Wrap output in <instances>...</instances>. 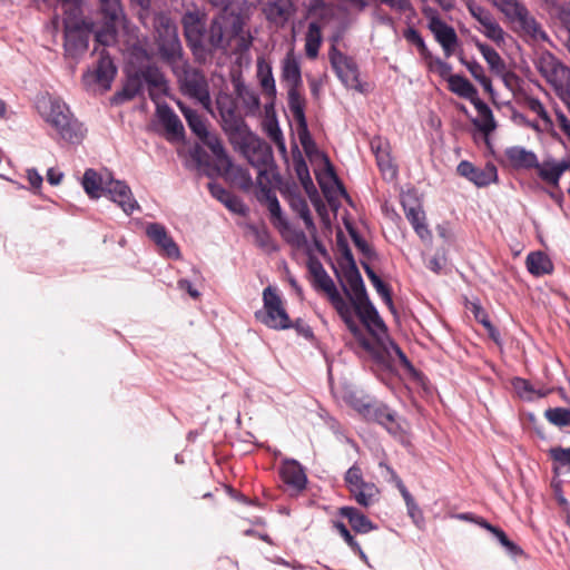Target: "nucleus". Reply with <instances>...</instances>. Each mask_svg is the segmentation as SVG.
Wrapping results in <instances>:
<instances>
[{
    "instance_id": "nucleus-1",
    "label": "nucleus",
    "mask_w": 570,
    "mask_h": 570,
    "mask_svg": "<svg viewBox=\"0 0 570 570\" xmlns=\"http://www.w3.org/2000/svg\"><path fill=\"white\" fill-rule=\"evenodd\" d=\"M236 136L230 138V142L237 148L248 163L258 170V185L259 189L257 198L262 204H265L272 224L281 232L287 242L301 245L305 243L306 237L303 232H296L291 228L286 217L283 215L279 202L275 191L269 188L264 179H267L268 169L274 163L272 147L255 135L248 126H242L236 129Z\"/></svg>"
},
{
    "instance_id": "nucleus-2",
    "label": "nucleus",
    "mask_w": 570,
    "mask_h": 570,
    "mask_svg": "<svg viewBox=\"0 0 570 570\" xmlns=\"http://www.w3.org/2000/svg\"><path fill=\"white\" fill-rule=\"evenodd\" d=\"M37 109L41 118L55 134L51 137L77 145L85 138L86 129L73 116L69 106L59 97L42 96L37 101Z\"/></svg>"
},
{
    "instance_id": "nucleus-3",
    "label": "nucleus",
    "mask_w": 570,
    "mask_h": 570,
    "mask_svg": "<svg viewBox=\"0 0 570 570\" xmlns=\"http://www.w3.org/2000/svg\"><path fill=\"white\" fill-rule=\"evenodd\" d=\"M233 41L237 42L238 50H246L250 46V40L244 35L243 17L224 9L213 18L206 30L205 49L226 51Z\"/></svg>"
},
{
    "instance_id": "nucleus-4",
    "label": "nucleus",
    "mask_w": 570,
    "mask_h": 570,
    "mask_svg": "<svg viewBox=\"0 0 570 570\" xmlns=\"http://www.w3.org/2000/svg\"><path fill=\"white\" fill-rule=\"evenodd\" d=\"M156 42L160 57L171 69L179 68L187 61L183 55V47L178 38L177 27L174 21L165 16L155 18Z\"/></svg>"
},
{
    "instance_id": "nucleus-5",
    "label": "nucleus",
    "mask_w": 570,
    "mask_h": 570,
    "mask_svg": "<svg viewBox=\"0 0 570 570\" xmlns=\"http://www.w3.org/2000/svg\"><path fill=\"white\" fill-rule=\"evenodd\" d=\"M534 65L539 73L552 86L561 100L570 98L569 67L547 50L538 52Z\"/></svg>"
},
{
    "instance_id": "nucleus-6",
    "label": "nucleus",
    "mask_w": 570,
    "mask_h": 570,
    "mask_svg": "<svg viewBox=\"0 0 570 570\" xmlns=\"http://www.w3.org/2000/svg\"><path fill=\"white\" fill-rule=\"evenodd\" d=\"M190 130L199 138V140L207 146L217 161L225 168L226 173H237L245 184L250 183V176L248 173L239 167H235L232 159L228 157L222 141L216 135L208 131L205 120L198 114L196 116L188 117L187 121Z\"/></svg>"
},
{
    "instance_id": "nucleus-7",
    "label": "nucleus",
    "mask_w": 570,
    "mask_h": 570,
    "mask_svg": "<svg viewBox=\"0 0 570 570\" xmlns=\"http://www.w3.org/2000/svg\"><path fill=\"white\" fill-rule=\"evenodd\" d=\"M255 318L273 330H287L293 323L286 312L285 303L274 286H267L263 291V308L255 312Z\"/></svg>"
},
{
    "instance_id": "nucleus-8",
    "label": "nucleus",
    "mask_w": 570,
    "mask_h": 570,
    "mask_svg": "<svg viewBox=\"0 0 570 570\" xmlns=\"http://www.w3.org/2000/svg\"><path fill=\"white\" fill-rule=\"evenodd\" d=\"M314 277L315 287L322 289L328 297L331 304L342 317L348 330L354 334H358L357 324L354 321L352 307L338 293L333 279L326 273L324 267L317 263L311 266Z\"/></svg>"
},
{
    "instance_id": "nucleus-9",
    "label": "nucleus",
    "mask_w": 570,
    "mask_h": 570,
    "mask_svg": "<svg viewBox=\"0 0 570 570\" xmlns=\"http://www.w3.org/2000/svg\"><path fill=\"white\" fill-rule=\"evenodd\" d=\"M102 26L91 23L89 30L95 33L96 41L102 46L116 42L117 26L124 18L120 0H102L98 2Z\"/></svg>"
},
{
    "instance_id": "nucleus-10",
    "label": "nucleus",
    "mask_w": 570,
    "mask_h": 570,
    "mask_svg": "<svg viewBox=\"0 0 570 570\" xmlns=\"http://www.w3.org/2000/svg\"><path fill=\"white\" fill-rule=\"evenodd\" d=\"M173 71L178 78L183 92L197 100L206 110H210L212 99L205 76L190 68L187 61Z\"/></svg>"
},
{
    "instance_id": "nucleus-11",
    "label": "nucleus",
    "mask_w": 570,
    "mask_h": 570,
    "mask_svg": "<svg viewBox=\"0 0 570 570\" xmlns=\"http://www.w3.org/2000/svg\"><path fill=\"white\" fill-rule=\"evenodd\" d=\"M465 6L472 18L479 23L475 29L497 46H502L505 41V32L493 13L474 0H465Z\"/></svg>"
},
{
    "instance_id": "nucleus-12",
    "label": "nucleus",
    "mask_w": 570,
    "mask_h": 570,
    "mask_svg": "<svg viewBox=\"0 0 570 570\" xmlns=\"http://www.w3.org/2000/svg\"><path fill=\"white\" fill-rule=\"evenodd\" d=\"M424 17L429 20L428 27L435 40L441 45L446 57H450L458 46L459 38L453 27L445 23L435 9L424 7Z\"/></svg>"
},
{
    "instance_id": "nucleus-13",
    "label": "nucleus",
    "mask_w": 570,
    "mask_h": 570,
    "mask_svg": "<svg viewBox=\"0 0 570 570\" xmlns=\"http://www.w3.org/2000/svg\"><path fill=\"white\" fill-rule=\"evenodd\" d=\"M181 23L188 46L196 57L205 51V14L199 11H188L183 16Z\"/></svg>"
},
{
    "instance_id": "nucleus-14",
    "label": "nucleus",
    "mask_w": 570,
    "mask_h": 570,
    "mask_svg": "<svg viewBox=\"0 0 570 570\" xmlns=\"http://www.w3.org/2000/svg\"><path fill=\"white\" fill-rule=\"evenodd\" d=\"M330 60L336 76L345 87L361 92L363 91L358 69L353 59L340 52L335 47H332Z\"/></svg>"
},
{
    "instance_id": "nucleus-15",
    "label": "nucleus",
    "mask_w": 570,
    "mask_h": 570,
    "mask_svg": "<svg viewBox=\"0 0 570 570\" xmlns=\"http://www.w3.org/2000/svg\"><path fill=\"white\" fill-rule=\"evenodd\" d=\"M509 21L515 24L517 31L528 40L535 42L549 41L548 35L535 18L529 12L525 6L515 12Z\"/></svg>"
},
{
    "instance_id": "nucleus-16",
    "label": "nucleus",
    "mask_w": 570,
    "mask_h": 570,
    "mask_svg": "<svg viewBox=\"0 0 570 570\" xmlns=\"http://www.w3.org/2000/svg\"><path fill=\"white\" fill-rule=\"evenodd\" d=\"M352 304L361 322L374 337L380 338L386 334V327L367 296Z\"/></svg>"
},
{
    "instance_id": "nucleus-17",
    "label": "nucleus",
    "mask_w": 570,
    "mask_h": 570,
    "mask_svg": "<svg viewBox=\"0 0 570 570\" xmlns=\"http://www.w3.org/2000/svg\"><path fill=\"white\" fill-rule=\"evenodd\" d=\"M147 236L157 245L160 253L169 258H180V250L166 227L158 223H150L146 226Z\"/></svg>"
},
{
    "instance_id": "nucleus-18",
    "label": "nucleus",
    "mask_w": 570,
    "mask_h": 570,
    "mask_svg": "<svg viewBox=\"0 0 570 570\" xmlns=\"http://www.w3.org/2000/svg\"><path fill=\"white\" fill-rule=\"evenodd\" d=\"M458 174L473 184H475L478 187H484L490 185L491 183L495 181L498 178V171L495 166L493 165H487L483 168L473 166L468 160H462L458 165Z\"/></svg>"
},
{
    "instance_id": "nucleus-19",
    "label": "nucleus",
    "mask_w": 570,
    "mask_h": 570,
    "mask_svg": "<svg viewBox=\"0 0 570 570\" xmlns=\"http://www.w3.org/2000/svg\"><path fill=\"white\" fill-rule=\"evenodd\" d=\"M106 194H108L110 199L118 204L127 215L139 209V204L134 198L130 187L121 180L109 178Z\"/></svg>"
},
{
    "instance_id": "nucleus-20",
    "label": "nucleus",
    "mask_w": 570,
    "mask_h": 570,
    "mask_svg": "<svg viewBox=\"0 0 570 570\" xmlns=\"http://www.w3.org/2000/svg\"><path fill=\"white\" fill-rule=\"evenodd\" d=\"M116 67L110 58V56L102 49L99 52V59L97 66L92 71H88L83 79L86 82L95 81L99 83L105 89L110 87V83L116 75Z\"/></svg>"
},
{
    "instance_id": "nucleus-21",
    "label": "nucleus",
    "mask_w": 570,
    "mask_h": 570,
    "mask_svg": "<svg viewBox=\"0 0 570 570\" xmlns=\"http://www.w3.org/2000/svg\"><path fill=\"white\" fill-rule=\"evenodd\" d=\"M362 411L365 420L383 425L392 434H397L400 432V425L395 420L394 412H392L386 405L372 401L371 406H363Z\"/></svg>"
},
{
    "instance_id": "nucleus-22",
    "label": "nucleus",
    "mask_w": 570,
    "mask_h": 570,
    "mask_svg": "<svg viewBox=\"0 0 570 570\" xmlns=\"http://www.w3.org/2000/svg\"><path fill=\"white\" fill-rule=\"evenodd\" d=\"M534 169H537L538 176L544 183L552 187H558L561 176L570 169V161L549 158L544 159L542 163L538 161V166H535Z\"/></svg>"
},
{
    "instance_id": "nucleus-23",
    "label": "nucleus",
    "mask_w": 570,
    "mask_h": 570,
    "mask_svg": "<svg viewBox=\"0 0 570 570\" xmlns=\"http://www.w3.org/2000/svg\"><path fill=\"white\" fill-rule=\"evenodd\" d=\"M217 107L223 119V128L229 139L236 136V129H238L240 125L247 126L245 121L236 115L235 106L228 97L218 98Z\"/></svg>"
},
{
    "instance_id": "nucleus-24",
    "label": "nucleus",
    "mask_w": 570,
    "mask_h": 570,
    "mask_svg": "<svg viewBox=\"0 0 570 570\" xmlns=\"http://www.w3.org/2000/svg\"><path fill=\"white\" fill-rule=\"evenodd\" d=\"M281 476L284 483L296 491L304 490L307 483V478L302 465L295 460H285L283 462Z\"/></svg>"
},
{
    "instance_id": "nucleus-25",
    "label": "nucleus",
    "mask_w": 570,
    "mask_h": 570,
    "mask_svg": "<svg viewBox=\"0 0 570 570\" xmlns=\"http://www.w3.org/2000/svg\"><path fill=\"white\" fill-rule=\"evenodd\" d=\"M112 178L109 173L99 174L95 169H87L82 177V187L90 198H99L107 193L108 179Z\"/></svg>"
},
{
    "instance_id": "nucleus-26",
    "label": "nucleus",
    "mask_w": 570,
    "mask_h": 570,
    "mask_svg": "<svg viewBox=\"0 0 570 570\" xmlns=\"http://www.w3.org/2000/svg\"><path fill=\"white\" fill-rule=\"evenodd\" d=\"M141 82H146L150 98L156 101L167 90V82L161 71L154 66H148L140 72Z\"/></svg>"
},
{
    "instance_id": "nucleus-27",
    "label": "nucleus",
    "mask_w": 570,
    "mask_h": 570,
    "mask_svg": "<svg viewBox=\"0 0 570 570\" xmlns=\"http://www.w3.org/2000/svg\"><path fill=\"white\" fill-rule=\"evenodd\" d=\"M504 155L509 164L517 169H531L538 166V157L532 150L521 146H512L505 149Z\"/></svg>"
},
{
    "instance_id": "nucleus-28",
    "label": "nucleus",
    "mask_w": 570,
    "mask_h": 570,
    "mask_svg": "<svg viewBox=\"0 0 570 570\" xmlns=\"http://www.w3.org/2000/svg\"><path fill=\"white\" fill-rule=\"evenodd\" d=\"M371 147L375 153L377 166L383 176L389 179L395 178L397 175V168L392 161L387 144L383 142L381 139H373L371 141Z\"/></svg>"
},
{
    "instance_id": "nucleus-29",
    "label": "nucleus",
    "mask_w": 570,
    "mask_h": 570,
    "mask_svg": "<svg viewBox=\"0 0 570 570\" xmlns=\"http://www.w3.org/2000/svg\"><path fill=\"white\" fill-rule=\"evenodd\" d=\"M157 117L159 122L166 129V132L174 139H180L184 136V126L167 105H157Z\"/></svg>"
},
{
    "instance_id": "nucleus-30",
    "label": "nucleus",
    "mask_w": 570,
    "mask_h": 570,
    "mask_svg": "<svg viewBox=\"0 0 570 570\" xmlns=\"http://www.w3.org/2000/svg\"><path fill=\"white\" fill-rule=\"evenodd\" d=\"M256 67V76L259 81L262 91L271 101V104H273L276 98V85L272 71V66L264 58H258Z\"/></svg>"
},
{
    "instance_id": "nucleus-31",
    "label": "nucleus",
    "mask_w": 570,
    "mask_h": 570,
    "mask_svg": "<svg viewBox=\"0 0 570 570\" xmlns=\"http://www.w3.org/2000/svg\"><path fill=\"white\" fill-rule=\"evenodd\" d=\"M343 277L348 286V291L345 288V292L350 295L351 302L360 301L367 296L364 282L357 266L344 267Z\"/></svg>"
},
{
    "instance_id": "nucleus-32",
    "label": "nucleus",
    "mask_w": 570,
    "mask_h": 570,
    "mask_svg": "<svg viewBox=\"0 0 570 570\" xmlns=\"http://www.w3.org/2000/svg\"><path fill=\"white\" fill-rule=\"evenodd\" d=\"M282 80L286 82L287 88L302 87L301 65L292 51L282 61Z\"/></svg>"
},
{
    "instance_id": "nucleus-33",
    "label": "nucleus",
    "mask_w": 570,
    "mask_h": 570,
    "mask_svg": "<svg viewBox=\"0 0 570 570\" xmlns=\"http://www.w3.org/2000/svg\"><path fill=\"white\" fill-rule=\"evenodd\" d=\"M65 48L71 55H78L87 50L88 36L79 28H72L70 24L65 26Z\"/></svg>"
},
{
    "instance_id": "nucleus-34",
    "label": "nucleus",
    "mask_w": 570,
    "mask_h": 570,
    "mask_svg": "<svg viewBox=\"0 0 570 570\" xmlns=\"http://www.w3.org/2000/svg\"><path fill=\"white\" fill-rule=\"evenodd\" d=\"M338 513L346 518L352 529L358 533H367L376 528L374 523L356 508L342 507Z\"/></svg>"
},
{
    "instance_id": "nucleus-35",
    "label": "nucleus",
    "mask_w": 570,
    "mask_h": 570,
    "mask_svg": "<svg viewBox=\"0 0 570 570\" xmlns=\"http://www.w3.org/2000/svg\"><path fill=\"white\" fill-rule=\"evenodd\" d=\"M473 105L478 111V119H474L473 124L479 128L481 132H483L485 136H489L497 128L493 112L485 102L479 99H476Z\"/></svg>"
},
{
    "instance_id": "nucleus-36",
    "label": "nucleus",
    "mask_w": 570,
    "mask_h": 570,
    "mask_svg": "<svg viewBox=\"0 0 570 570\" xmlns=\"http://www.w3.org/2000/svg\"><path fill=\"white\" fill-rule=\"evenodd\" d=\"M527 268L533 276H542L552 273L553 264L542 252H532L525 259Z\"/></svg>"
},
{
    "instance_id": "nucleus-37",
    "label": "nucleus",
    "mask_w": 570,
    "mask_h": 570,
    "mask_svg": "<svg viewBox=\"0 0 570 570\" xmlns=\"http://www.w3.org/2000/svg\"><path fill=\"white\" fill-rule=\"evenodd\" d=\"M449 89L459 97L465 98L474 102L476 100L478 90L475 87L461 75H449Z\"/></svg>"
},
{
    "instance_id": "nucleus-38",
    "label": "nucleus",
    "mask_w": 570,
    "mask_h": 570,
    "mask_svg": "<svg viewBox=\"0 0 570 570\" xmlns=\"http://www.w3.org/2000/svg\"><path fill=\"white\" fill-rule=\"evenodd\" d=\"M475 47L487 61L490 70L497 75H503L507 71V66L500 55L487 43L475 41Z\"/></svg>"
},
{
    "instance_id": "nucleus-39",
    "label": "nucleus",
    "mask_w": 570,
    "mask_h": 570,
    "mask_svg": "<svg viewBox=\"0 0 570 570\" xmlns=\"http://www.w3.org/2000/svg\"><path fill=\"white\" fill-rule=\"evenodd\" d=\"M524 105L530 111L540 118L541 122H543V129H546V132L550 134L552 137H557V132L554 130V121L552 120L543 104L538 98L527 97Z\"/></svg>"
},
{
    "instance_id": "nucleus-40",
    "label": "nucleus",
    "mask_w": 570,
    "mask_h": 570,
    "mask_svg": "<svg viewBox=\"0 0 570 570\" xmlns=\"http://www.w3.org/2000/svg\"><path fill=\"white\" fill-rule=\"evenodd\" d=\"M405 216L407 220L411 223L416 235L422 240L431 239L432 235L428 225L425 224V215L421 205H419L415 208H409L407 212L405 213Z\"/></svg>"
},
{
    "instance_id": "nucleus-41",
    "label": "nucleus",
    "mask_w": 570,
    "mask_h": 570,
    "mask_svg": "<svg viewBox=\"0 0 570 570\" xmlns=\"http://www.w3.org/2000/svg\"><path fill=\"white\" fill-rule=\"evenodd\" d=\"M322 45V29L318 21H311L305 37V52L311 59H315Z\"/></svg>"
},
{
    "instance_id": "nucleus-42",
    "label": "nucleus",
    "mask_w": 570,
    "mask_h": 570,
    "mask_svg": "<svg viewBox=\"0 0 570 570\" xmlns=\"http://www.w3.org/2000/svg\"><path fill=\"white\" fill-rule=\"evenodd\" d=\"M351 497L357 504L368 508L379 501L380 490L373 482L364 481Z\"/></svg>"
},
{
    "instance_id": "nucleus-43",
    "label": "nucleus",
    "mask_w": 570,
    "mask_h": 570,
    "mask_svg": "<svg viewBox=\"0 0 570 570\" xmlns=\"http://www.w3.org/2000/svg\"><path fill=\"white\" fill-rule=\"evenodd\" d=\"M308 16L312 21H318L322 29L334 17V9L332 6L326 4L324 0H311Z\"/></svg>"
},
{
    "instance_id": "nucleus-44",
    "label": "nucleus",
    "mask_w": 570,
    "mask_h": 570,
    "mask_svg": "<svg viewBox=\"0 0 570 570\" xmlns=\"http://www.w3.org/2000/svg\"><path fill=\"white\" fill-rule=\"evenodd\" d=\"M301 87L287 88L288 96V108L296 120V122H303L305 117V98L301 94Z\"/></svg>"
},
{
    "instance_id": "nucleus-45",
    "label": "nucleus",
    "mask_w": 570,
    "mask_h": 570,
    "mask_svg": "<svg viewBox=\"0 0 570 570\" xmlns=\"http://www.w3.org/2000/svg\"><path fill=\"white\" fill-rule=\"evenodd\" d=\"M235 91L247 112L255 114L258 111L261 102L255 90L244 83H237Z\"/></svg>"
},
{
    "instance_id": "nucleus-46",
    "label": "nucleus",
    "mask_w": 570,
    "mask_h": 570,
    "mask_svg": "<svg viewBox=\"0 0 570 570\" xmlns=\"http://www.w3.org/2000/svg\"><path fill=\"white\" fill-rule=\"evenodd\" d=\"M291 207L303 219L308 230H315V225L311 215L307 202L301 196H293L291 198Z\"/></svg>"
},
{
    "instance_id": "nucleus-47",
    "label": "nucleus",
    "mask_w": 570,
    "mask_h": 570,
    "mask_svg": "<svg viewBox=\"0 0 570 570\" xmlns=\"http://www.w3.org/2000/svg\"><path fill=\"white\" fill-rule=\"evenodd\" d=\"M264 130L272 141L275 142L276 147L282 154H286V144L283 132L279 128L276 118L268 119L264 124Z\"/></svg>"
},
{
    "instance_id": "nucleus-48",
    "label": "nucleus",
    "mask_w": 570,
    "mask_h": 570,
    "mask_svg": "<svg viewBox=\"0 0 570 570\" xmlns=\"http://www.w3.org/2000/svg\"><path fill=\"white\" fill-rule=\"evenodd\" d=\"M513 387L518 395L525 400V401H532L537 397H543L546 396V393L535 391L533 386L530 384L529 381L524 379L517 377L513 380Z\"/></svg>"
},
{
    "instance_id": "nucleus-49",
    "label": "nucleus",
    "mask_w": 570,
    "mask_h": 570,
    "mask_svg": "<svg viewBox=\"0 0 570 570\" xmlns=\"http://www.w3.org/2000/svg\"><path fill=\"white\" fill-rule=\"evenodd\" d=\"M546 419L558 428L570 425V410L566 407H551L544 412Z\"/></svg>"
},
{
    "instance_id": "nucleus-50",
    "label": "nucleus",
    "mask_w": 570,
    "mask_h": 570,
    "mask_svg": "<svg viewBox=\"0 0 570 570\" xmlns=\"http://www.w3.org/2000/svg\"><path fill=\"white\" fill-rule=\"evenodd\" d=\"M333 525L336 529V531L341 534V537L344 539V541L347 543V546L355 553H357L362 560L365 561L367 559L366 554L364 553V551L362 550V548L360 547L357 541H355L354 537L351 534L347 527L343 522H340V521H335Z\"/></svg>"
},
{
    "instance_id": "nucleus-51",
    "label": "nucleus",
    "mask_w": 570,
    "mask_h": 570,
    "mask_svg": "<svg viewBox=\"0 0 570 570\" xmlns=\"http://www.w3.org/2000/svg\"><path fill=\"white\" fill-rule=\"evenodd\" d=\"M344 481L351 495L356 492L360 485L365 481L362 470L358 465H352L344 475Z\"/></svg>"
},
{
    "instance_id": "nucleus-52",
    "label": "nucleus",
    "mask_w": 570,
    "mask_h": 570,
    "mask_svg": "<svg viewBox=\"0 0 570 570\" xmlns=\"http://www.w3.org/2000/svg\"><path fill=\"white\" fill-rule=\"evenodd\" d=\"M493 7H495L508 20L512 18L524 4L520 0H490Z\"/></svg>"
},
{
    "instance_id": "nucleus-53",
    "label": "nucleus",
    "mask_w": 570,
    "mask_h": 570,
    "mask_svg": "<svg viewBox=\"0 0 570 570\" xmlns=\"http://www.w3.org/2000/svg\"><path fill=\"white\" fill-rule=\"evenodd\" d=\"M141 78L140 76L130 77L125 85L121 95L125 99H132L141 91Z\"/></svg>"
},
{
    "instance_id": "nucleus-54",
    "label": "nucleus",
    "mask_w": 570,
    "mask_h": 570,
    "mask_svg": "<svg viewBox=\"0 0 570 570\" xmlns=\"http://www.w3.org/2000/svg\"><path fill=\"white\" fill-rule=\"evenodd\" d=\"M549 452L553 461L557 462L560 466L570 468V448L556 446L550 449Z\"/></svg>"
},
{
    "instance_id": "nucleus-55",
    "label": "nucleus",
    "mask_w": 570,
    "mask_h": 570,
    "mask_svg": "<svg viewBox=\"0 0 570 570\" xmlns=\"http://www.w3.org/2000/svg\"><path fill=\"white\" fill-rule=\"evenodd\" d=\"M297 135H298V138H299V141L303 146V148L308 151V149L314 145L313 144V140L311 138V135H309V131H308V127H307V121L306 119H304L303 122H297Z\"/></svg>"
},
{
    "instance_id": "nucleus-56",
    "label": "nucleus",
    "mask_w": 570,
    "mask_h": 570,
    "mask_svg": "<svg viewBox=\"0 0 570 570\" xmlns=\"http://www.w3.org/2000/svg\"><path fill=\"white\" fill-rule=\"evenodd\" d=\"M403 36L409 42L415 45L421 52L426 50L425 42L416 29L410 27L404 31Z\"/></svg>"
},
{
    "instance_id": "nucleus-57",
    "label": "nucleus",
    "mask_w": 570,
    "mask_h": 570,
    "mask_svg": "<svg viewBox=\"0 0 570 570\" xmlns=\"http://www.w3.org/2000/svg\"><path fill=\"white\" fill-rule=\"evenodd\" d=\"M372 285L376 289L377 294L383 298V301L390 306H393L391 292L389 286L377 276L373 282Z\"/></svg>"
},
{
    "instance_id": "nucleus-58",
    "label": "nucleus",
    "mask_w": 570,
    "mask_h": 570,
    "mask_svg": "<svg viewBox=\"0 0 570 570\" xmlns=\"http://www.w3.org/2000/svg\"><path fill=\"white\" fill-rule=\"evenodd\" d=\"M554 114V127L557 126L570 142V118L567 115H564L561 110H556Z\"/></svg>"
},
{
    "instance_id": "nucleus-59",
    "label": "nucleus",
    "mask_w": 570,
    "mask_h": 570,
    "mask_svg": "<svg viewBox=\"0 0 570 570\" xmlns=\"http://www.w3.org/2000/svg\"><path fill=\"white\" fill-rule=\"evenodd\" d=\"M266 16L271 20H276L278 18H283L285 16V9L283 4L277 2H269L266 4L264 9Z\"/></svg>"
},
{
    "instance_id": "nucleus-60",
    "label": "nucleus",
    "mask_w": 570,
    "mask_h": 570,
    "mask_svg": "<svg viewBox=\"0 0 570 570\" xmlns=\"http://www.w3.org/2000/svg\"><path fill=\"white\" fill-rule=\"evenodd\" d=\"M379 468L381 470L382 478L386 482H391V483H394L396 485L397 484V480H401L399 478V475L396 474V472L394 471V469L392 466H390L387 463H385L384 461H381L379 463Z\"/></svg>"
},
{
    "instance_id": "nucleus-61",
    "label": "nucleus",
    "mask_w": 570,
    "mask_h": 570,
    "mask_svg": "<svg viewBox=\"0 0 570 570\" xmlns=\"http://www.w3.org/2000/svg\"><path fill=\"white\" fill-rule=\"evenodd\" d=\"M208 189L210 194L217 198L219 202L229 199V191L226 190L222 185L216 183H209Z\"/></svg>"
},
{
    "instance_id": "nucleus-62",
    "label": "nucleus",
    "mask_w": 570,
    "mask_h": 570,
    "mask_svg": "<svg viewBox=\"0 0 570 570\" xmlns=\"http://www.w3.org/2000/svg\"><path fill=\"white\" fill-rule=\"evenodd\" d=\"M462 62L465 65V67L476 81H479L485 76L483 67L478 61H464L462 59Z\"/></svg>"
},
{
    "instance_id": "nucleus-63",
    "label": "nucleus",
    "mask_w": 570,
    "mask_h": 570,
    "mask_svg": "<svg viewBox=\"0 0 570 570\" xmlns=\"http://www.w3.org/2000/svg\"><path fill=\"white\" fill-rule=\"evenodd\" d=\"M381 3L389 6L399 12H405L411 8L410 0H379Z\"/></svg>"
},
{
    "instance_id": "nucleus-64",
    "label": "nucleus",
    "mask_w": 570,
    "mask_h": 570,
    "mask_svg": "<svg viewBox=\"0 0 570 570\" xmlns=\"http://www.w3.org/2000/svg\"><path fill=\"white\" fill-rule=\"evenodd\" d=\"M395 487L399 489L401 495L403 497L405 504L407 507V510L411 511V508H416V503H415L413 497L411 495V493L407 491L403 481L397 480V484Z\"/></svg>"
}]
</instances>
